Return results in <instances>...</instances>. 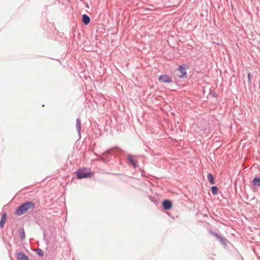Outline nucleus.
I'll list each match as a JSON object with an SVG mask.
<instances>
[{"label": "nucleus", "mask_w": 260, "mask_h": 260, "mask_svg": "<svg viewBox=\"0 0 260 260\" xmlns=\"http://www.w3.org/2000/svg\"><path fill=\"white\" fill-rule=\"evenodd\" d=\"M35 208V204L32 202H26L19 206L15 211V214L21 216L27 212L32 211Z\"/></svg>", "instance_id": "nucleus-1"}, {"label": "nucleus", "mask_w": 260, "mask_h": 260, "mask_svg": "<svg viewBox=\"0 0 260 260\" xmlns=\"http://www.w3.org/2000/svg\"><path fill=\"white\" fill-rule=\"evenodd\" d=\"M76 175L77 178L81 179L91 177V172L90 170H88L86 168H83L77 171Z\"/></svg>", "instance_id": "nucleus-2"}, {"label": "nucleus", "mask_w": 260, "mask_h": 260, "mask_svg": "<svg viewBox=\"0 0 260 260\" xmlns=\"http://www.w3.org/2000/svg\"><path fill=\"white\" fill-rule=\"evenodd\" d=\"M209 233L213 236L214 237H215L219 241V242L223 245L226 246V239L220 236L219 235L217 234V233H215L214 232L212 231H210Z\"/></svg>", "instance_id": "nucleus-3"}, {"label": "nucleus", "mask_w": 260, "mask_h": 260, "mask_svg": "<svg viewBox=\"0 0 260 260\" xmlns=\"http://www.w3.org/2000/svg\"><path fill=\"white\" fill-rule=\"evenodd\" d=\"M127 158L129 163L131 164V165L134 169H136L138 167V161L135 160L134 159L133 155H132L131 154H128L127 155Z\"/></svg>", "instance_id": "nucleus-4"}, {"label": "nucleus", "mask_w": 260, "mask_h": 260, "mask_svg": "<svg viewBox=\"0 0 260 260\" xmlns=\"http://www.w3.org/2000/svg\"><path fill=\"white\" fill-rule=\"evenodd\" d=\"M162 206L164 210H169L172 207V203L170 200H166L162 202Z\"/></svg>", "instance_id": "nucleus-5"}, {"label": "nucleus", "mask_w": 260, "mask_h": 260, "mask_svg": "<svg viewBox=\"0 0 260 260\" xmlns=\"http://www.w3.org/2000/svg\"><path fill=\"white\" fill-rule=\"evenodd\" d=\"M159 80L164 83H170L172 81L171 77L166 75L159 76Z\"/></svg>", "instance_id": "nucleus-6"}, {"label": "nucleus", "mask_w": 260, "mask_h": 260, "mask_svg": "<svg viewBox=\"0 0 260 260\" xmlns=\"http://www.w3.org/2000/svg\"><path fill=\"white\" fill-rule=\"evenodd\" d=\"M178 71L181 73L180 75H178L180 78H183L186 76V69L184 65L179 66Z\"/></svg>", "instance_id": "nucleus-7"}, {"label": "nucleus", "mask_w": 260, "mask_h": 260, "mask_svg": "<svg viewBox=\"0 0 260 260\" xmlns=\"http://www.w3.org/2000/svg\"><path fill=\"white\" fill-rule=\"evenodd\" d=\"M18 260H29L28 256L22 252H19L17 254Z\"/></svg>", "instance_id": "nucleus-8"}, {"label": "nucleus", "mask_w": 260, "mask_h": 260, "mask_svg": "<svg viewBox=\"0 0 260 260\" xmlns=\"http://www.w3.org/2000/svg\"><path fill=\"white\" fill-rule=\"evenodd\" d=\"M76 127L78 132L79 136H81V122L79 118H77L76 121Z\"/></svg>", "instance_id": "nucleus-9"}, {"label": "nucleus", "mask_w": 260, "mask_h": 260, "mask_svg": "<svg viewBox=\"0 0 260 260\" xmlns=\"http://www.w3.org/2000/svg\"><path fill=\"white\" fill-rule=\"evenodd\" d=\"M82 20L83 23L85 25H87L89 23V22L90 21V18L86 14H83L82 17Z\"/></svg>", "instance_id": "nucleus-10"}, {"label": "nucleus", "mask_w": 260, "mask_h": 260, "mask_svg": "<svg viewBox=\"0 0 260 260\" xmlns=\"http://www.w3.org/2000/svg\"><path fill=\"white\" fill-rule=\"evenodd\" d=\"M6 217H7V214L6 213H5L2 215V216L1 217V221H0V228H4V224L6 220Z\"/></svg>", "instance_id": "nucleus-11"}, {"label": "nucleus", "mask_w": 260, "mask_h": 260, "mask_svg": "<svg viewBox=\"0 0 260 260\" xmlns=\"http://www.w3.org/2000/svg\"><path fill=\"white\" fill-rule=\"evenodd\" d=\"M252 183L253 185L256 187H259L260 186V177H255L253 179Z\"/></svg>", "instance_id": "nucleus-12"}, {"label": "nucleus", "mask_w": 260, "mask_h": 260, "mask_svg": "<svg viewBox=\"0 0 260 260\" xmlns=\"http://www.w3.org/2000/svg\"><path fill=\"white\" fill-rule=\"evenodd\" d=\"M207 178L208 181L211 184H214L215 183L214 178L213 176L211 174L209 173L207 176Z\"/></svg>", "instance_id": "nucleus-13"}, {"label": "nucleus", "mask_w": 260, "mask_h": 260, "mask_svg": "<svg viewBox=\"0 0 260 260\" xmlns=\"http://www.w3.org/2000/svg\"><path fill=\"white\" fill-rule=\"evenodd\" d=\"M35 251L36 253L40 256H42L44 255V252L43 250L40 248H37L35 250Z\"/></svg>", "instance_id": "nucleus-14"}, {"label": "nucleus", "mask_w": 260, "mask_h": 260, "mask_svg": "<svg viewBox=\"0 0 260 260\" xmlns=\"http://www.w3.org/2000/svg\"><path fill=\"white\" fill-rule=\"evenodd\" d=\"M211 190L213 195H216L217 193L218 188L216 186H212Z\"/></svg>", "instance_id": "nucleus-15"}, {"label": "nucleus", "mask_w": 260, "mask_h": 260, "mask_svg": "<svg viewBox=\"0 0 260 260\" xmlns=\"http://www.w3.org/2000/svg\"><path fill=\"white\" fill-rule=\"evenodd\" d=\"M20 238L22 240H23L25 238V232L23 229H22L20 232Z\"/></svg>", "instance_id": "nucleus-16"}, {"label": "nucleus", "mask_w": 260, "mask_h": 260, "mask_svg": "<svg viewBox=\"0 0 260 260\" xmlns=\"http://www.w3.org/2000/svg\"><path fill=\"white\" fill-rule=\"evenodd\" d=\"M248 79L249 82H251V73L250 72L248 74Z\"/></svg>", "instance_id": "nucleus-17"}, {"label": "nucleus", "mask_w": 260, "mask_h": 260, "mask_svg": "<svg viewBox=\"0 0 260 260\" xmlns=\"http://www.w3.org/2000/svg\"><path fill=\"white\" fill-rule=\"evenodd\" d=\"M99 160H102V161H103V162H106V159H105V158H104V157H101L99 159Z\"/></svg>", "instance_id": "nucleus-18"}, {"label": "nucleus", "mask_w": 260, "mask_h": 260, "mask_svg": "<svg viewBox=\"0 0 260 260\" xmlns=\"http://www.w3.org/2000/svg\"><path fill=\"white\" fill-rule=\"evenodd\" d=\"M110 150H106L104 153V154H110Z\"/></svg>", "instance_id": "nucleus-19"}]
</instances>
